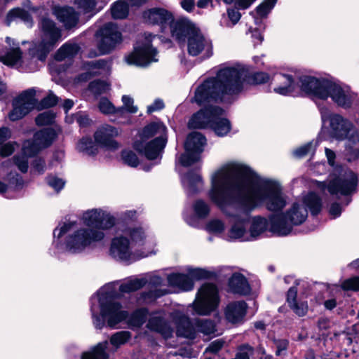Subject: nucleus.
I'll list each match as a JSON object with an SVG mask.
<instances>
[{
  "label": "nucleus",
  "instance_id": "nucleus-1",
  "mask_svg": "<svg viewBox=\"0 0 359 359\" xmlns=\"http://www.w3.org/2000/svg\"><path fill=\"white\" fill-rule=\"evenodd\" d=\"M272 82L276 85L273 91L281 95L296 96L302 91L313 100L331 98L335 104L346 110L359 107V98L349 86L330 79L279 72L274 74Z\"/></svg>",
  "mask_w": 359,
  "mask_h": 359
},
{
  "label": "nucleus",
  "instance_id": "nucleus-2",
  "mask_svg": "<svg viewBox=\"0 0 359 359\" xmlns=\"http://www.w3.org/2000/svg\"><path fill=\"white\" fill-rule=\"evenodd\" d=\"M220 170L252 210L263 204L273 212H281L285 207L286 200L278 182L262 178L249 167L241 164Z\"/></svg>",
  "mask_w": 359,
  "mask_h": 359
},
{
  "label": "nucleus",
  "instance_id": "nucleus-3",
  "mask_svg": "<svg viewBox=\"0 0 359 359\" xmlns=\"http://www.w3.org/2000/svg\"><path fill=\"white\" fill-rule=\"evenodd\" d=\"M231 186L228 176L219 170L211 177L208 196L224 215L231 218L232 225L228 233L229 241H251L248 227L252 210Z\"/></svg>",
  "mask_w": 359,
  "mask_h": 359
},
{
  "label": "nucleus",
  "instance_id": "nucleus-4",
  "mask_svg": "<svg viewBox=\"0 0 359 359\" xmlns=\"http://www.w3.org/2000/svg\"><path fill=\"white\" fill-rule=\"evenodd\" d=\"M248 76L246 69L238 64H222L215 76L208 78L196 88L193 100L198 105L211 102L231 104L243 90Z\"/></svg>",
  "mask_w": 359,
  "mask_h": 359
},
{
  "label": "nucleus",
  "instance_id": "nucleus-5",
  "mask_svg": "<svg viewBox=\"0 0 359 359\" xmlns=\"http://www.w3.org/2000/svg\"><path fill=\"white\" fill-rule=\"evenodd\" d=\"M117 292L111 283L102 287L90 302V312L93 323L96 329H102L107 323V326L115 328L118 324L127 320V324L132 330L141 327L147 320V310L138 309L130 315L123 310L122 304L116 300Z\"/></svg>",
  "mask_w": 359,
  "mask_h": 359
},
{
  "label": "nucleus",
  "instance_id": "nucleus-6",
  "mask_svg": "<svg viewBox=\"0 0 359 359\" xmlns=\"http://www.w3.org/2000/svg\"><path fill=\"white\" fill-rule=\"evenodd\" d=\"M325 100H314L322 121L318 137L322 138L323 133H327L330 137L337 140L347 139L346 157L348 161H354L359 158V134L348 119L340 114L332 113L329 107L324 103Z\"/></svg>",
  "mask_w": 359,
  "mask_h": 359
},
{
  "label": "nucleus",
  "instance_id": "nucleus-7",
  "mask_svg": "<svg viewBox=\"0 0 359 359\" xmlns=\"http://www.w3.org/2000/svg\"><path fill=\"white\" fill-rule=\"evenodd\" d=\"M74 224L75 222H69L54 229L53 245L55 248V255L62 251L74 255L81 254L102 241L105 237L102 231L91 228L81 227L69 232Z\"/></svg>",
  "mask_w": 359,
  "mask_h": 359
},
{
  "label": "nucleus",
  "instance_id": "nucleus-8",
  "mask_svg": "<svg viewBox=\"0 0 359 359\" xmlns=\"http://www.w3.org/2000/svg\"><path fill=\"white\" fill-rule=\"evenodd\" d=\"M322 209L320 197L313 192L309 193L302 203H294L285 212L269 216L271 231L280 236L289 235L294 226L304 223L308 217V210L313 216L318 215Z\"/></svg>",
  "mask_w": 359,
  "mask_h": 359
},
{
  "label": "nucleus",
  "instance_id": "nucleus-9",
  "mask_svg": "<svg viewBox=\"0 0 359 359\" xmlns=\"http://www.w3.org/2000/svg\"><path fill=\"white\" fill-rule=\"evenodd\" d=\"M325 155L329 165L332 168L327 182H320L322 188L326 187L330 194L339 198H346L344 206L352 201V196L356 194L359 187V175L353 170L335 164L336 154L330 149L325 148Z\"/></svg>",
  "mask_w": 359,
  "mask_h": 359
},
{
  "label": "nucleus",
  "instance_id": "nucleus-10",
  "mask_svg": "<svg viewBox=\"0 0 359 359\" xmlns=\"http://www.w3.org/2000/svg\"><path fill=\"white\" fill-rule=\"evenodd\" d=\"M140 138L133 143L134 149L149 160H157L151 165L144 167V170L148 172L161 161L168 142L167 128L162 122L150 123L143 128Z\"/></svg>",
  "mask_w": 359,
  "mask_h": 359
},
{
  "label": "nucleus",
  "instance_id": "nucleus-11",
  "mask_svg": "<svg viewBox=\"0 0 359 359\" xmlns=\"http://www.w3.org/2000/svg\"><path fill=\"white\" fill-rule=\"evenodd\" d=\"M39 29L41 33V41L34 43L29 49L32 58L44 62L55 47L62 41V29L56 22L47 17H42L39 21Z\"/></svg>",
  "mask_w": 359,
  "mask_h": 359
},
{
  "label": "nucleus",
  "instance_id": "nucleus-12",
  "mask_svg": "<svg viewBox=\"0 0 359 359\" xmlns=\"http://www.w3.org/2000/svg\"><path fill=\"white\" fill-rule=\"evenodd\" d=\"M219 298L217 286L213 283H204L198 290L194 309L199 315L207 316L215 311Z\"/></svg>",
  "mask_w": 359,
  "mask_h": 359
},
{
  "label": "nucleus",
  "instance_id": "nucleus-13",
  "mask_svg": "<svg viewBox=\"0 0 359 359\" xmlns=\"http://www.w3.org/2000/svg\"><path fill=\"white\" fill-rule=\"evenodd\" d=\"M132 249L128 238L123 236H118L111 241L109 254L114 259L126 264L147 257L150 254L149 252L144 251L138 252L135 250V252H132Z\"/></svg>",
  "mask_w": 359,
  "mask_h": 359
},
{
  "label": "nucleus",
  "instance_id": "nucleus-14",
  "mask_svg": "<svg viewBox=\"0 0 359 359\" xmlns=\"http://www.w3.org/2000/svg\"><path fill=\"white\" fill-rule=\"evenodd\" d=\"M205 144L206 138L201 133H189L184 143L185 152L180 155L179 163L184 167H188L199 161Z\"/></svg>",
  "mask_w": 359,
  "mask_h": 359
},
{
  "label": "nucleus",
  "instance_id": "nucleus-15",
  "mask_svg": "<svg viewBox=\"0 0 359 359\" xmlns=\"http://www.w3.org/2000/svg\"><path fill=\"white\" fill-rule=\"evenodd\" d=\"M187 274L172 273L167 276L168 285L176 287L182 291H191L194 288V280L208 279L210 273L200 268H189Z\"/></svg>",
  "mask_w": 359,
  "mask_h": 359
},
{
  "label": "nucleus",
  "instance_id": "nucleus-16",
  "mask_svg": "<svg viewBox=\"0 0 359 359\" xmlns=\"http://www.w3.org/2000/svg\"><path fill=\"white\" fill-rule=\"evenodd\" d=\"M155 36L149 34L145 37L144 43H137L134 47V50L126 57L127 63L140 67H147L150 63L156 62L158 60L156 58L157 50L151 44L152 38Z\"/></svg>",
  "mask_w": 359,
  "mask_h": 359
},
{
  "label": "nucleus",
  "instance_id": "nucleus-17",
  "mask_svg": "<svg viewBox=\"0 0 359 359\" xmlns=\"http://www.w3.org/2000/svg\"><path fill=\"white\" fill-rule=\"evenodd\" d=\"M36 90L29 88L24 90L12 102L13 109L8 114V118L11 121H16L24 118L36 105Z\"/></svg>",
  "mask_w": 359,
  "mask_h": 359
},
{
  "label": "nucleus",
  "instance_id": "nucleus-18",
  "mask_svg": "<svg viewBox=\"0 0 359 359\" xmlns=\"http://www.w3.org/2000/svg\"><path fill=\"white\" fill-rule=\"evenodd\" d=\"M100 37L97 47L100 55L111 53L122 41V34L116 24L108 22L104 25L97 32Z\"/></svg>",
  "mask_w": 359,
  "mask_h": 359
},
{
  "label": "nucleus",
  "instance_id": "nucleus-19",
  "mask_svg": "<svg viewBox=\"0 0 359 359\" xmlns=\"http://www.w3.org/2000/svg\"><path fill=\"white\" fill-rule=\"evenodd\" d=\"M86 228L99 229L104 232L114 227L116 224V218L101 209H91L83 212L82 216Z\"/></svg>",
  "mask_w": 359,
  "mask_h": 359
},
{
  "label": "nucleus",
  "instance_id": "nucleus-20",
  "mask_svg": "<svg viewBox=\"0 0 359 359\" xmlns=\"http://www.w3.org/2000/svg\"><path fill=\"white\" fill-rule=\"evenodd\" d=\"M224 110L218 106L208 105L195 113L188 123L189 128H210L215 116L223 115Z\"/></svg>",
  "mask_w": 359,
  "mask_h": 359
},
{
  "label": "nucleus",
  "instance_id": "nucleus-21",
  "mask_svg": "<svg viewBox=\"0 0 359 359\" xmlns=\"http://www.w3.org/2000/svg\"><path fill=\"white\" fill-rule=\"evenodd\" d=\"M118 134V131L116 128L104 125L96 130L94 134V139L101 147L107 150L115 151L119 147V144L114 140Z\"/></svg>",
  "mask_w": 359,
  "mask_h": 359
},
{
  "label": "nucleus",
  "instance_id": "nucleus-22",
  "mask_svg": "<svg viewBox=\"0 0 359 359\" xmlns=\"http://www.w3.org/2000/svg\"><path fill=\"white\" fill-rule=\"evenodd\" d=\"M142 18L145 23L159 25L162 32H164V29L173 21L172 13L161 8H152L144 11Z\"/></svg>",
  "mask_w": 359,
  "mask_h": 359
},
{
  "label": "nucleus",
  "instance_id": "nucleus-23",
  "mask_svg": "<svg viewBox=\"0 0 359 359\" xmlns=\"http://www.w3.org/2000/svg\"><path fill=\"white\" fill-rule=\"evenodd\" d=\"M173 37L179 42H184L199 31L194 24L187 19H180L176 21L173 19L169 25Z\"/></svg>",
  "mask_w": 359,
  "mask_h": 359
},
{
  "label": "nucleus",
  "instance_id": "nucleus-24",
  "mask_svg": "<svg viewBox=\"0 0 359 359\" xmlns=\"http://www.w3.org/2000/svg\"><path fill=\"white\" fill-rule=\"evenodd\" d=\"M6 42L7 46L0 49V61L8 66H14L20 61L22 51L19 43L11 37L7 36Z\"/></svg>",
  "mask_w": 359,
  "mask_h": 359
},
{
  "label": "nucleus",
  "instance_id": "nucleus-25",
  "mask_svg": "<svg viewBox=\"0 0 359 359\" xmlns=\"http://www.w3.org/2000/svg\"><path fill=\"white\" fill-rule=\"evenodd\" d=\"M53 13L57 20L63 25L65 29L75 27L79 22V15L72 7L55 6Z\"/></svg>",
  "mask_w": 359,
  "mask_h": 359
},
{
  "label": "nucleus",
  "instance_id": "nucleus-26",
  "mask_svg": "<svg viewBox=\"0 0 359 359\" xmlns=\"http://www.w3.org/2000/svg\"><path fill=\"white\" fill-rule=\"evenodd\" d=\"M248 309V306L243 300L230 302L224 310L225 318L231 324L241 323L244 320Z\"/></svg>",
  "mask_w": 359,
  "mask_h": 359
},
{
  "label": "nucleus",
  "instance_id": "nucleus-27",
  "mask_svg": "<svg viewBox=\"0 0 359 359\" xmlns=\"http://www.w3.org/2000/svg\"><path fill=\"white\" fill-rule=\"evenodd\" d=\"M181 182L187 195L192 196L199 192L203 185L202 177L198 170H189L181 177Z\"/></svg>",
  "mask_w": 359,
  "mask_h": 359
},
{
  "label": "nucleus",
  "instance_id": "nucleus-28",
  "mask_svg": "<svg viewBox=\"0 0 359 359\" xmlns=\"http://www.w3.org/2000/svg\"><path fill=\"white\" fill-rule=\"evenodd\" d=\"M126 237L128 238L132 248L140 252L147 243V232L142 226H130L122 230Z\"/></svg>",
  "mask_w": 359,
  "mask_h": 359
},
{
  "label": "nucleus",
  "instance_id": "nucleus-29",
  "mask_svg": "<svg viewBox=\"0 0 359 359\" xmlns=\"http://www.w3.org/2000/svg\"><path fill=\"white\" fill-rule=\"evenodd\" d=\"M147 327L153 332L160 334L164 339L172 337L173 330L169 322L163 316H152L148 320Z\"/></svg>",
  "mask_w": 359,
  "mask_h": 359
},
{
  "label": "nucleus",
  "instance_id": "nucleus-30",
  "mask_svg": "<svg viewBox=\"0 0 359 359\" xmlns=\"http://www.w3.org/2000/svg\"><path fill=\"white\" fill-rule=\"evenodd\" d=\"M229 292L241 296H246L250 294L251 287L248 279L241 273H233L228 281Z\"/></svg>",
  "mask_w": 359,
  "mask_h": 359
},
{
  "label": "nucleus",
  "instance_id": "nucleus-31",
  "mask_svg": "<svg viewBox=\"0 0 359 359\" xmlns=\"http://www.w3.org/2000/svg\"><path fill=\"white\" fill-rule=\"evenodd\" d=\"M84 67L87 72L79 76V79L82 81H88L95 76H99L107 72L108 62L103 59L86 62L84 63Z\"/></svg>",
  "mask_w": 359,
  "mask_h": 359
},
{
  "label": "nucleus",
  "instance_id": "nucleus-32",
  "mask_svg": "<svg viewBox=\"0 0 359 359\" xmlns=\"http://www.w3.org/2000/svg\"><path fill=\"white\" fill-rule=\"evenodd\" d=\"M210 43L199 30L195 32L187 41V50L188 53L191 56H196L199 55L205 48H210Z\"/></svg>",
  "mask_w": 359,
  "mask_h": 359
},
{
  "label": "nucleus",
  "instance_id": "nucleus-33",
  "mask_svg": "<svg viewBox=\"0 0 359 359\" xmlns=\"http://www.w3.org/2000/svg\"><path fill=\"white\" fill-rule=\"evenodd\" d=\"M177 335L189 339H194L196 337V330L190 319L182 316L177 325Z\"/></svg>",
  "mask_w": 359,
  "mask_h": 359
},
{
  "label": "nucleus",
  "instance_id": "nucleus-34",
  "mask_svg": "<svg viewBox=\"0 0 359 359\" xmlns=\"http://www.w3.org/2000/svg\"><path fill=\"white\" fill-rule=\"evenodd\" d=\"M33 137L36 141L38 145L45 149L52 144L57 137V133L54 129L46 128L36 132Z\"/></svg>",
  "mask_w": 359,
  "mask_h": 359
},
{
  "label": "nucleus",
  "instance_id": "nucleus-35",
  "mask_svg": "<svg viewBox=\"0 0 359 359\" xmlns=\"http://www.w3.org/2000/svg\"><path fill=\"white\" fill-rule=\"evenodd\" d=\"M16 19L21 20L29 27H32L33 26V18L31 14L24 8H15L11 9L6 15V25L9 26L11 22Z\"/></svg>",
  "mask_w": 359,
  "mask_h": 359
},
{
  "label": "nucleus",
  "instance_id": "nucleus-36",
  "mask_svg": "<svg viewBox=\"0 0 359 359\" xmlns=\"http://www.w3.org/2000/svg\"><path fill=\"white\" fill-rule=\"evenodd\" d=\"M268 224V220L266 218L261 216L254 217L248 231L251 241L257 239L266 230Z\"/></svg>",
  "mask_w": 359,
  "mask_h": 359
},
{
  "label": "nucleus",
  "instance_id": "nucleus-37",
  "mask_svg": "<svg viewBox=\"0 0 359 359\" xmlns=\"http://www.w3.org/2000/svg\"><path fill=\"white\" fill-rule=\"evenodd\" d=\"M80 47L76 43H65L56 52L55 59L62 62L65 59H72L79 53Z\"/></svg>",
  "mask_w": 359,
  "mask_h": 359
},
{
  "label": "nucleus",
  "instance_id": "nucleus-38",
  "mask_svg": "<svg viewBox=\"0 0 359 359\" xmlns=\"http://www.w3.org/2000/svg\"><path fill=\"white\" fill-rule=\"evenodd\" d=\"M222 116V115L215 116L210 128L217 136L224 137L230 131L231 123L227 118Z\"/></svg>",
  "mask_w": 359,
  "mask_h": 359
},
{
  "label": "nucleus",
  "instance_id": "nucleus-39",
  "mask_svg": "<svg viewBox=\"0 0 359 359\" xmlns=\"http://www.w3.org/2000/svg\"><path fill=\"white\" fill-rule=\"evenodd\" d=\"M147 284V278L144 277L130 278L120 285L119 290L121 292L129 293L142 288Z\"/></svg>",
  "mask_w": 359,
  "mask_h": 359
},
{
  "label": "nucleus",
  "instance_id": "nucleus-40",
  "mask_svg": "<svg viewBox=\"0 0 359 359\" xmlns=\"http://www.w3.org/2000/svg\"><path fill=\"white\" fill-rule=\"evenodd\" d=\"M107 344V341L97 344L90 351L83 353L81 359H108Z\"/></svg>",
  "mask_w": 359,
  "mask_h": 359
},
{
  "label": "nucleus",
  "instance_id": "nucleus-41",
  "mask_svg": "<svg viewBox=\"0 0 359 359\" xmlns=\"http://www.w3.org/2000/svg\"><path fill=\"white\" fill-rule=\"evenodd\" d=\"M169 292L168 289L150 288L140 294L139 300L145 304L155 302L157 299L167 294Z\"/></svg>",
  "mask_w": 359,
  "mask_h": 359
},
{
  "label": "nucleus",
  "instance_id": "nucleus-42",
  "mask_svg": "<svg viewBox=\"0 0 359 359\" xmlns=\"http://www.w3.org/2000/svg\"><path fill=\"white\" fill-rule=\"evenodd\" d=\"M111 13L114 19H125L129 14V4L125 0H118L111 5Z\"/></svg>",
  "mask_w": 359,
  "mask_h": 359
},
{
  "label": "nucleus",
  "instance_id": "nucleus-43",
  "mask_svg": "<svg viewBox=\"0 0 359 359\" xmlns=\"http://www.w3.org/2000/svg\"><path fill=\"white\" fill-rule=\"evenodd\" d=\"M78 149L89 156H95L98 152L97 146L89 137H85L80 140L77 145Z\"/></svg>",
  "mask_w": 359,
  "mask_h": 359
},
{
  "label": "nucleus",
  "instance_id": "nucleus-44",
  "mask_svg": "<svg viewBox=\"0 0 359 359\" xmlns=\"http://www.w3.org/2000/svg\"><path fill=\"white\" fill-rule=\"evenodd\" d=\"M100 111L106 114H114L117 116H123L124 114V108H116L113 104L107 98H102L98 105Z\"/></svg>",
  "mask_w": 359,
  "mask_h": 359
},
{
  "label": "nucleus",
  "instance_id": "nucleus-45",
  "mask_svg": "<svg viewBox=\"0 0 359 359\" xmlns=\"http://www.w3.org/2000/svg\"><path fill=\"white\" fill-rule=\"evenodd\" d=\"M196 325L198 331L205 335L215 334L217 331L215 324L211 320H200L197 322Z\"/></svg>",
  "mask_w": 359,
  "mask_h": 359
},
{
  "label": "nucleus",
  "instance_id": "nucleus-46",
  "mask_svg": "<svg viewBox=\"0 0 359 359\" xmlns=\"http://www.w3.org/2000/svg\"><path fill=\"white\" fill-rule=\"evenodd\" d=\"M132 334L129 331H119L112 334L110 338V343L116 348L128 342Z\"/></svg>",
  "mask_w": 359,
  "mask_h": 359
},
{
  "label": "nucleus",
  "instance_id": "nucleus-47",
  "mask_svg": "<svg viewBox=\"0 0 359 359\" xmlns=\"http://www.w3.org/2000/svg\"><path fill=\"white\" fill-rule=\"evenodd\" d=\"M193 209L195 215L199 218L205 219L210 213V206L203 200L198 199L193 205Z\"/></svg>",
  "mask_w": 359,
  "mask_h": 359
},
{
  "label": "nucleus",
  "instance_id": "nucleus-48",
  "mask_svg": "<svg viewBox=\"0 0 359 359\" xmlns=\"http://www.w3.org/2000/svg\"><path fill=\"white\" fill-rule=\"evenodd\" d=\"M55 114L51 111L48 110L44 112L40 113L36 118V124L39 126L52 125L55 122Z\"/></svg>",
  "mask_w": 359,
  "mask_h": 359
},
{
  "label": "nucleus",
  "instance_id": "nucleus-49",
  "mask_svg": "<svg viewBox=\"0 0 359 359\" xmlns=\"http://www.w3.org/2000/svg\"><path fill=\"white\" fill-rule=\"evenodd\" d=\"M74 4L77 7L81 9L83 13H97L99 11L95 10L96 1L95 0H74Z\"/></svg>",
  "mask_w": 359,
  "mask_h": 359
},
{
  "label": "nucleus",
  "instance_id": "nucleus-50",
  "mask_svg": "<svg viewBox=\"0 0 359 359\" xmlns=\"http://www.w3.org/2000/svg\"><path fill=\"white\" fill-rule=\"evenodd\" d=\"M43 148L38 145L36 141L33 137L32 140L25 142L22 147V153L28 157L36 155Z\"/></svg>",
  "mask_w": 359,
  "mask_h": 359
},
{
  "label": "nucleus",
  "instance_id": "nucleus-51",
  "mask_svg": "<svg viewBox=\"0 0 359 359\" xmlns=\"http://www.w3.org/2000/svg\"><path fill=\"white\" fill-rule=\"evenodd\" d=\"M277 0H264L256 8V13L261 18H266L276 4Z\"/></svg>",
  "mask_w": 359,
  "mask_h": 359
},
{
  "label": "nucleus",
  "instance_id": "nucleus-52",
  "mask_svg": "<svg viewBox=\"0 0 359 359\" xmlns=\"http://www.w3.org/2000/svg\"><path fill=\"white\" fill-rule=\"evenodd\" d=\"M89 89L95 95H101L109 90V85L107 81L95 80L89 83Z\"/></svg>",
  "mask_w": 359,
  "mask_h": 359
},
{
  "label": "nucleus",
  "instance_id": "nucleus-53",
  "mask_svg": "<svg viewBox=\"0 0 359 359\" xmlns=\"http://www.w3.org/2000/svg\"><path fill=\"white\" fill-rule=\"evenodd\" d=\"M318 144V141L313 143V141L296 149L293 151V155L297 158H302L310 152H314Z\"/></svg>",
  "mask_w": 359,
  "mask_h": 359
},
{
  "label": "nucleus",
  "instance_id": "nucleus-54",
  "mask_svg": "<svg viewBox=\"0 0 359 359\" xmlns=\"http://www.w3.org/2000/svg\"><path fill=\"white\" fill-rule=\"evenodd\" d=\"M121 158L123 163L130 167H137L139 164V159L136 154L130 150H123Z\"/></svg>",
  "mask_w": 359,
  "mask_h": 359
},
{
  "label": "nucleus",
  "instance_id": "nucleus-55",
  "mask_svg": "<svg viewBox=\"0 0 359 359\" xmlns=\"http://www.w3.org/2000/svg\"><path fill=\"white\" fill-rule=\"evenodd\" d=\"M13 161L14 162V164L22 172L25 173L27 172L29 168L27 156H26L23 153L19 155H15L13 157Z\"/></svg>",
  "mask_w": 359,
  "mask_h": 359
},
{
  "label": "nucleus",
  "instance_id": "nucleus-56",
  "mask_svg": "<svg viewBox=\"0 0 359 359\" xmlns=\"http://www.w3.org/2000/svg\"><path fill=\"white\" fill-rule=\"evenodd\" d=\"M254 348L249 344L241 345L234 359H250V357L253 355Z\"/></svg>",
  "mask_w": 359,
  "mask_h": 359
},
{
  "label": "nucleus",
  "instance_id": "nucleus-57",
  "mask_svg": "<svg viewBox=\"0 0 359 359\" xmlns=\"http://www.w3.org/2000/svg\"><path fill=\"white\" fill-rule=\"evenodd\" d=\"M341 287L344 290H359V276H354L344 280Z\"/></svg>",
  "mask_w": 359,
  "mask_h": 359
},
{
  "label": "nucleus",
  "instance_id": "nucleus-58",
  "mask_svg": "<svg viewBox=\"0 0 359 359\" xmlns=\"http://www.w3.org/2000/svg\"><path fill=\"white\" fill-rule=\"evenodd\" d=\"M46 182L57 192H59L60 190H62L65 184V182L62 179L53 175H48L46 177Z\"/></svg>",
  "mask_w": 359,
  "mask_h": 359
},
{
  "label": "nucleus",
  "instance_id": "nucleus-59",
  "mask_svg": "<svg viewBox=\"0 0 359 359\" xmlns=\"http://www.w3.org/2000/svg\"><path fill=\"white\" fill-rule=\"evenodd\" d=\"M206 229L210 233H220L224 230V224L219 219H212L207 224Z\"/></svg>",
  "mask_w": 359,
  "mask_h": 359
},
{
  "label": "nucleus",
  "instance_id": "nucleus-60",
  "mask_svg": "<svg viewBox=\"0 0 359 359\" xmlns=\"http://www.w3.org/2000/svg\"><path fill=\"white\" fill-rule=\"evenodd\" d=\"M122 102L123 104L122 107L124 108V113L135 114L137 111L138 108L133 104L134 100L130 96L123 95Z\"/></svg>",
  "mask_w": 359,
  "mask_h": 359
},
{
  "label": "nucleus",
  "instance_id": "nucleus-61",
  "mask_svg": "<svg viewBox=\"0 0 359 359\" xmlns=\"http://www.w3.org/2000/svg\"><path fill=\"white\" fill-rule=\"evenodd\" d=\"M269 80V75L267 73L258 72L254 73L249 77L248 81L252 84H262Z\"/></svg>",
  "mask_w": 359,
  "mask_h": 359
},
{
  "label": "nucleus",
  "instance_id": "nucleus-62",
  "mask_svg": "<svg viewBox=\"0 0 359 359\" xmlns=\"http://www.w3.org/2000/svg\"><path fill=\"white\" fill-rule=\"evenodd\" d=\"M58 100L59 97L56 96L53 93L50 92L46 97L41 100L39 105L42 108L52 107L57 104Z\"/></svg>",
  "mask_w": 359,
  "mask_h": 359
},
{
  "label": "nucleus",
  "instance_id": "nucleus-63",
  "mask_svg": "<svg viewBox=\"0 0 359 359\" xmlns=\"http://www.w3.org/2000/svg\"><path fill=\"white\" fill-rule=\"evenodd\" d=\"M273 342L276 346V355L281 356L283 352L287 351L289 346V341L286 339H275Z\"/></svg>",
  "mask_w": 359,
  "mask_h": 359
},
{
  "label": "nucleus",
  "instance_id": "nucleus-64",
  "mask_svg": "<svg viewBox=\"0 0 359 359\" xmlns=\"http://www.w3.org/2000/svg\"><path fill=\"white\" fill-rule=\"evenodd\" d=\"M225 341L222 339H218L212 341L205 348V353H217L224 346Z\"/></svg>",
  "mask_w": 359,
  "mask_h": 359
}]
</instances>
